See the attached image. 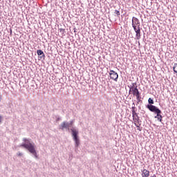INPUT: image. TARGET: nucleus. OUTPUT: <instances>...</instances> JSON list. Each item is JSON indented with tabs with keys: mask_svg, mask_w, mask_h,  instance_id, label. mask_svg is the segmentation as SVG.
<instances>
[{
	"mask_svg": "<svg viewBox=\"0 0 177 177\" xmlns=\"http://www.w3.org/2000/svg\"><path fill=\"white\" fill-rule=\"evenodd\" d=\"M22 140L24 143H22L19 147L26 149V150L28 151L30 154L34 156L35 158L37 159L38 155L37 154V150L35 149V144L31 143V139L24 138Z\"/></svg>",
	"mask_w": 177,
	"mask_h": 177,
	"instance_id": "obj_1",
	"label": "nucleus"
},
{
	"mask_svg": "<svg viewBox=\"0 0 177 177\" xmlns=\"http://www.w3.org/2000/svg\"><path fill=\"white\" fill-rule=\"evenodd\" d=\"M72 132V137L75 142V147L77 149L80 146V138L78 137V131L74 129H71Z\"/></svg>",
	"mask_w": 177,
	"mask_h": 177,
	"instance_id": "obj_2",
	"label": "nucleus"
},
{
	"mask_svg": "<svg viewBox=\"0 0 177 177\" xmlns=\"http://www.w3.org/2000/svg\"><path fill=\"white\" fill-rule=\"evenodd\" d=\"M151 113H154L156 115L154 116V118H156L159 122H162V112L161 111V109L156 108V109H154L153 111H151Z\"/></svg>",
	"mask_w": 177,
	"mask_h": 177,
	"instance_id": "obj_3",
	"label": "nucleus"
},
{
	"mask_svg": "<svg viewBox=\"0 0 177 177\" xmlns=\"http://www.w3.org/2000/svg\"><path fill=\"white\" fill-rule=\"evenodd\" d=\"M153 104H154V100L151 97H149L148 99V104L146 105V107L147 109H148V110H149V111L151 112L156 110V109H158V107L154 106Z\"/></svg>",
	"mask_w": 177,
	"mask_h": 177,
	"instance_id": "obj_4",
	"label": "nucleus"
},
{
	"mask_svg": "<svg viewBox=\"0 0 177 177\" xmlns=\"http://www.w3.org/2000/svg\"><path fill=\"white\" fill-rule=\"evenodd\" d=\"M109 77L111 80L115 81V82L118 81V73H117V72L114 71L113 70H111L109 71Z\"/></svg>",
	"mask_w": 177,
	"mask_h": 177,
	"instance_id": "obj_5",
	"label": "nucleus"
},
{
	"mask_svg": "<svg viewBox=\"0 0 177 177\" xmlns=\"http://www.w3.org/2000/svg\"><path fill=\"white\" fill-rule=\"evenodd\" d=\"M132 27L133 28H137L140 27V21L137 17H133L132 18Z\"/></svg>",
	"mask_w": 177,
	"mask_h": 177,
	"instance_id": "obj_6",
	"label": "nucleus"
},
{
	"mask_svg": "<svg viewBox=\"0 0 177 177\" xmlns=\"http://www.w3.org/2000/svg\"><path fill=\"white\" fill-rule=\"evenodd\" d=\"M37 54L38 55L39 60H45V53H44V51H42V50H37Z\"/></svg>",
	"mask_w": 177,
	"mask_h": 177,
	"instance_id": "obj_7",
	"label": "nucleus"
},
{
	"mask_svg": "<svg viewBox=\"0 0 177 177\" xmlns=\"http://www.w3.org/2000/svg\"><path fill=\"white\" fill-rule=\"evenodd\" d=\"M133 30L136 32V39H140V27L133 28Z\"/></svg>",
	"mask_w": 177,
	"mask_h": 177,
	"instance_id": "obj_8",
	"label": "nucleus"
},
{
	"mask_svg": "<svg viewBox=\"0 0 177 177\" xmlns=\"http://www.w3.org/2000/svg\"><path fill=\"white\" fill-rule=\"evenodd\" d=\"M142 177H149L150 176V171H149V170L144 169L142 171Z\"/></svg>",
	"mask_w": 177,
	"mask_h": 177,
	"instance_id": "obj_9",
	"label": "nucleus"
},
{
	"mask_svg": "<svg viewBox=\"0 0 177 177\" xmlns=\"http://www.w3.org/2000/svg\"><path fill=\"white\" fill-rule=\"evenodd\" d=\"M59 129L64 131V129H68L67 128V122L64 121L59 125Z\"/></svg>",
	"mask_w": 177,
	"mask_h": 177,
	"instance_id": "obj_10",
	"label": "nucleus"
},
{
	"mask_svg": "<svg viewBox=\"0 0 177 177\" xmlns=\"http://www.w3.org/2000/svg\"><path fill=\"white\" fill-rule=\"evenodd\" d=\"M139 94H140V93L139 92V89H138V87L136 88H134L133 90H132V95L133 96H136Z\"/></svg>",
	"mask_w": 177,
	"mask_h": 177,
	"instance_id": "obj_11",
	"label": "nucleus"
},
{
	"mask_svg": "<svg viewBox=\"0 0 177 177\" xmlns=\"http://www.w3.org/2000/svg\"><path fill=\"white\" fill-rule=\"evenodd\" d=\"M136 85V83H133L131 86H128L129 87V89L131 91H133V89H136L138 88V86H135Z\"/></svg>",
	"mask_w": 177,
	"mask_h": 177,
	"instance_id": "obj_12",
	"label": "nucleus"
},
{
	"mask_svg": "<svg viewBox=\"0 0 177 177\" xmlns=\"http://www.w3.org/2000/svg\"><path fill=\"white\" fill-rule=\"evenodd\" d=\"M132 115H137V113H136V107H135V106H132Z\"/></svg>",
	"mask_w": 177,
	"mask_h": 177,
	"instance_id": "obj_13",
	"label": "nucleus"
},
{
	"mask_svg": "<svg viewBox=\"0 0 177 177\" xmlns=\"http://www.w3.org/2000/svg\"><path fill=\"white\" fill-rule=\"evenodd\" d=\"M132 117H133V120L135 122V121H138V120H139V116L138 115V113H137V115H132Z\"/></svg>",
	"mask_w": 177,
	"mask_h": 177,
	"instance_id": "obj_14",
	"label": "nucleus"
},
{
	"mask_svg": "<svg viewBox=\"0 0 177 177\" xmlns=\"http://www.w3.org/2000/svg\"><path fill=\"white\" fill-rule=\"evenodd\" d=\"M59 32L62 34V35H65L64 32H66V30L63 28H59Z\"/></svg>",
	"mask_w": 177,
	"mask_h": 177,
	"instance_id": "obj_15",
	"label": "nucleus"
},
{
	"mask_svg": "<svg viewBox=\"0 0 177 177\" xmlns=\"http://www.w3.org/2000/svg\"><path fill=\"white\" fill-rule=\"evenodd\" d=\"M134 124H138L137 125H142V120L140 119L134 122Z\"/></svg>",
	"mask_w": 177,
	"mask_h": 177,
	"instance_id": "obj_16",
	"label": "nucleus"
},
{
	"mask_svg": "<svg viewBox=\"0 0 177 177\" xmlns=\"http://www.w3.org/2000/svg\"><path fill=\"white\" fill-rule=\"evenodd\" d=\"M114 15H115H115H116V16H117L118 17H120V11H118V10H115L114 11Z\"/></svg>",
	"mask_w": 177,
	"mask_h": 177,
	"instance_id": "obj_17",
	"label": "nucleus"
},
{
	"mask_svg": "<svg viewBox=\"0 0 177 177\" xmlns=\"http://www.w3.org/2000/svg\"><path fill=\"white\" fill-rule=\"evenodd\" d=\"M173 70H174V73H176V74H177V64H174Z\"/></svg>",
	"mask_w": 177,
	"mask_h": 177,
	"instance_id": "obj_18",
	"label": "nucleus"
},
{
	"mask_svg": "<svg viewBox=\"0 0 177 177\" xmlns=\"http://www.w3.org/2000/svg\"><path fill=\"white\" fill-rule=\"evenodd\" d=\"M134 124L136 125V128H138V131H142V127H140V125L136 124V123H134Z\"/></svg>",
	"mask_w": 177,
	"mask_h": 177,
	"instance_id": "obj_19",
	"label": "nucleus"
},
{
	"mask_svg": "<svg viewBox=\"0 0 177 177\" xmlns=\"http://www.w3.org/2000/svg\"><path fill=\"white\" fill-rule=\"evenodd\" d=\"M136 99H137V100H138V102L139 103V102H140V99H141V97H140V94H138L137 95H136Z\"/></svg>",
	"mask_w": 177,
	"mask_h": 177,
	"instance_id": "obj_20",
	"label": "nucleus"
},
{
	"mask_svg": "<svg viewBox=\"0 0 177 177\" xmlns=\"http://www.w3.org/2000/svg\"><path fill=\"white\" fill-rule=\"evenodd\" d=\"M66 127L68 128V130H69L70 128H71V125L68 122H66Z\"/></svg>",
	"mask_w": 177,
	"mask_h": 177,
	"instance_id": "obj_21",
	"label": "nucleus"
},
{
	"mask_svg": "<svg viewBox=\"0 0 177 177\" xmlns=\"http://www.w3.org/2000/svg\"><path fill=\"white\" fill-rule=\"evenodd\" d=\"M55 118H56V121L57 122V121H60V120H61V118H60V117L59 115L55 116Z\"/></svg>",
	"mask_w": 177,
	"mask_h": 177,
	"instance_id": "obj_22",
	"label": "nucleus"
},
{
	"mask_svg": "<svg viewBox=\"0 0 177 177\" xmlns=\"http://www.w3.org/2000/svg\"><path fill=\"white\" fill-rule=\"evenodd\" d=\"M17 155L18 156V157H21V156H23V153H21V152H18Z\"/></svg>",
	"mask_w": 177,
	"mask_h": 177,
	"instance_id": "obj_23",
	"label": "nucleus"
},
{
	"mask_svg": "<svg viewBox=\"0 0 177 177\" xmlns=\"http://www.w3.org/2000/svg\"><path fill=\"white\" fill-rule=\"evenodd\" d=\"M68 122H69V124L71 125V127H72V126H73V124L74 123V121L71 120V121Z\"/></svg>",
	"mask_w": 177,
	"mask_h": 177,
	"instance_id": "obj_24",
	"label": "nucleus"
},
{
	"mask_svg": "<svg viewBox=\"0 0 177 177\" xmlns=\"http://www.w3.org/2000/svg\"><path fill=\"white\" fill-rule=\"evenodd\" d=\"M129 95L132 94V90H131L130 88H129Z\"/></svg>",
	"mask_w": 177,
	"mask_h": 177,
	"instance_id": "obj_25",
	"label": "nucleus"
},
{
	"mask_svg": "<svg viewBox=\"0 0 177 177\" xmlns=\"http://www.w3.org/2000/svg\"><path fill=\"white\" fill-rule=\"evenodd\" d=\"M2 122V116L0 115V124Z\"/></svg>",
	"mask_w": 177,
	"mask_h": 177,
	"instance_id": "obj_26",
	"label": "nucleus"
},
{
	"mask_svg": "<svg viewBox=\"0 0 177 177\" xmlns=\"http://www.w3.org/2000/svg\"><path fill=\"white\" fill-rule=\"evenodd\" d=\"M132 106H134L135 107V102H133Z\"/></svg>",
	"mask_w": 177,
	"mask_h": 177,
	"instance_id": "obj_27",
	"label": "nucleus"
},
{
	"mask_svg": "<svg viewBox=\"0 0 177 177\" xmlns=\"http://www.w3.org/2000/svg\"><path fill=\"white\" fill-rule=\"evenodd\" d=\"M10 34H12V29H10Z\"/></svg>",
	"mask_w": 177,
	"mask_h": 177,
	"instance_id": "obj_28",
	"label": "nucleus"
},
{
	"mask_svg": "<svg viewBox=\"0 0 177 177\" xmlns=\"http://www.w3.org/2000/svg\"><path fill=\"white\" fill-rule=\"evenodd\" d=\"M0 99H1V93H0Z\"/></svg>",
	"mask_w": 177,
	"mask_h": 177,
	"instance_id": "obj_29",
	"label": "nucleus"
},
{
	"mask_svg": "<svg viewBox=\"0 0 177 177\" xmlns=\"http://www.w3.org/2000/svg\"><path fill=\"white\" fill-rule=\"evenodd\" d=\"M154 177H156V175H153Z\"/></svg>",
	"mask_w": 177,
	"mask_h": 177,
	"instance_id": "obj_30",
	"label": "nucleus"
}]
</instances>
